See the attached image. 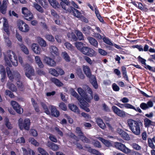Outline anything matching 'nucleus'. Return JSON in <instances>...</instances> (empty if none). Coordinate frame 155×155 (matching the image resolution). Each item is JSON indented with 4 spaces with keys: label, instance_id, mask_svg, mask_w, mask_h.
<instances>
[{
    "label": "nucleus",
    "instance_id": "1",
    "mask_svg": "<svg viewBox=\"0 0 155 155\" xmlns=\"http://www.w3.org/2000/svg\"><path fill=\"white\" fill-rule=\"evenodd\" d=\"M6 72L8 78L11 81L14 82V80L16 82L17 86L18 89L21 91L24 90V86L21 81H20L21 76L19 73L14 72L13 74H12L9 67H7L6 68Z\"/></svg>",
    "mask_w": 155,
    "mask_h": 155
},
{
    "label": "nucleus",
    "instance_id": "2",
    "mask_svg": "<svg viewBox=\"0 0 155 155\" xmlns=\"http://www.w3.org/2000/svg\"><path fill=\"white\" fill-rule=\"evenodd\" d=\"M4 59L6 65L9 67H11L12 64L15 66H16L18 65V62L16 55L15 53L12 51L8 50L7 54L4 56Z\"/></svg>",
    "mask_w": 155,
    "mask_h": 155
},
{
    "label": "nucleus",
    "instance_id": "3",
    "mask_svg": "<svg viewBox=\"0 0 155 155\" xmlns=\"http://www.w3.org/2000/svg\"><path fill=\"white\" fill-rule=\"evenodd\" d=\"M72 95L75 97L79 101L80 106L81 108L86 111L87 112H89L90 110L88 108L89 106V104L83 98L80 97L77 92L74 91L72 92Z\"/></svg>",
    "mask_w": 155,
    "mask_h": 155
},
{
    "label": "nucleus",
    "instance_id": "4",
    "mask_svg": "<svg viewBox=\"0 0 155 155\" xmlns=\"http://www.w3.org/2000/svg\"><path fill=\"white\" fill-rule=\"evenodd\" d=\"M18 125L21 130L25 129L29 130L30 129L31 125L30 120L29 118H26L23 120L20 118L18 120Z\"/></svg>",
    "mask_w": 155,
    "mask_h": 155
},
{
    "label": "nucleus",
    "instance_id": "5",
    "mask_svg": "<svg viewBox=\"0 0 155 155\" xmlns=\"http://www.w3.org/2000/svg\"><path fill=\"white\" fill-rule=\"evenodd\" d=\"M17 25L19 30L23 32H27L30 30L29 26L21 20H18L17 21Z\"/></svg>",
    "mask_w": 155,
    "mask_h": 155
},
{
    "label": "nucleus",
    "instance_id": "6",
    "mask_svg": "<svg viewBox=\"0 0 155 155\" xmlns=\"http://www.w3.org/2000/svg\"><path fill=\"white\" fill-rule=\"evenodd\" d=\"M80 51L84 54L90 57L95 56L96 54L93 49L88 47L84 46Z\"/></svg>",
    "mask_w": 155,
    "mask_h": 155
},
{
    "label": "nucleus",
    "instance_id": "7",
    "mask_svg": "<svg viewBox=\"0 0 155 155\" xmlns=\"http://www.w3.org/2000/svg\"><path fill=\"white\" fill-rule=\"evenodd\" d=\"M22 13L24 15L25 19L27 20L30 21L33 19V14L27 8L23 7L22 8Z\"/></svg>",
    "mask_w": 155,
    "mask_h": 155
},
{
    "label": "nucleus",
    "instance_id": "8",
    "mask_svg": "<svg viewBox=\"0 0 155 155\" xmlns=\"http://www.w3.org/2000/svg\"><path fill=\"white\" fill-rule=\"evenodd\" d=\"M114 145L117 149L124 153H128L130 151L129 149L124 144L121 143L115 142L114 143Z\"/></svg>",
    "mask_w": 155,
    "mask_h": 155
},
{
    "label": "nucleus",
    "instance_id": "9",
    "mask_svg": "<svg viewBox=\"0 0 155 155\" xmlns=\"http://www.w3.org/2000/svg\"><path fill=\"white\" fill-rule=\"evenodd\" d=\"M111 110L113 112L118 116L121 117H124L126 116L125 112L120 110L115 106H113L111 107Z\"/></svg>",
    "mask_w": 155,
    "mask_h": 155
},
{
    "label": "nucleus",
    "instance_id": "10",
    "mask_svg": "<svg viewBox=\"0 0 155 155\" xmlns=\"http://www.w3.org/2000/svg\"><path fill=\"white\" fill-rule=\"evenodd\" d=\"M11 104L14 110L18 114H21L23 111V108L16 101H12Z\"/></svg>",
    "mask_w": 155,
    "mask_h": 155
},
{
    "label": "nucleus",
    "instance_id": "11",
    "mask_svg": "<svg viewBox=\"0 0 155 155\" xmlns=\"http://www.w3.org/2000/svg\"><path fill=\"white\" fill-rule=\"evenodd\" d=\"M25 70L26 71L25 74L27 77L30 78L34 74L35 71L33 67L29 65H26L25 68Z\"/></svg>",
    "mask_w": 155,
    "mask_h": 155
},
{
    "label": "nucleus",
    "instance_id": "12",
    "mask_svg": "<svg viewBox=\"0 0 155 155\" xmlns=\"http://www.w3.org/2000/svg\"><path fill=\"white\" fill-rule=\"evenodd\" d=\"M127 123L131 130L136 135V131L134 129V127L136 128V126L135 125L136 124V121L132 119H128L127 120Z\"/></svg>",
    "mask_w": 155,
    "mask_h": 155
},
{
    "label": "nucleus",
    "instance_id": "13",
    "mask_svg": "<svg viewBox=\"0 0 155 155\" xmlns=\"http://www.w3.org/2000/svg\"><path fill=\"white\" fill-rule=\"evenodd\" d=\"M91 31L94 32V30L88 25H86L82 28V31L86 36H88L90 35Z\"/></svg>",
    "mask_w": 155,
    "mask_h": 155
},
{
    "label": "nucleus",
    "instance_id": "14",
    "mask_svg": "<svg viewBox=\"0 0 155 155\" xmlns=\"http://www.w3.org/2000/svg\"><path fill=\"white\" fill-rule=\"evenodd\" d=\"M44 60L46 64L51 66H54L56 65V63L55 61L49 57L45 56Z\"/></svg>",
    "mask_w": 155,
    "mask_h": 155
},
{
    "label": "nucleus",
    "instance_id": "15",
    "mask_svg": "<svg viewBox=\"0 0 155 155\" xmlns=\"http://www.w3.org/2000/svg\"><path fill=\"white\" fill-rule=\"evenodd\" d=\"M93 6H94V8L95 10V14L97 18L100 22L104 23V21L101 15H100L99 11L95 3L93 4Z\"/></svg>",
    "mask_w": 155,
    "mask_h": 155
},
{
    "label": "nucleus",
    "instance_id": "16",
    "mask_svg": "<svg viewBox=\"0 0 155 155\" xmlns=\"http://www.w3.org/2000/svg\"><path fill=\"white\" fill-rule=\"evenodd\" d=\"M6 0H3L2 4L0 1V12L3 14H5L6 13L7 8Z\"/></svg>",
    "mask_w": 155,
    "mask_h": 155
},
{
    "label": "nucleus",
    "instance_id": "17",
    "mask_svg": "<svg viewBox=\"0 0 155 155\" xmlns=\"http://www.w3.org/2000/svg\"><path fill=\"white\" fill-rule=\"evenodd\" d=\"M51 115L55 117H58L60 115L59 111L57 109L56 107L53 106H51L50 108Z\"/></svg>",
    "mask_w": 155,
    "mask_h": 155
},
{
    "label": "nucleus",
    "instance_id": "18",
    "mask_svg": "<svg viewBox=\"0 0 155 155\" xmlns=\"http://www.w3.org/2000/svg\"><path fill=\"white\" fill-rule=\"evenodd\" d=\"M153 104L152 101H149L147 104L143 103L140 105V107L143 110H146L150 107H152L153 106Z\"/></svg>",
    "mask_w": 155,
    "mask_h": 155
},
{
    "label": "nucleus",
    "instance_id": "19",
    "mask_svg": "<svg viewBox=\"0 0 155 155\" xmlns=\"http://www.w3.org/2000/svg\"><path fill=\"white\" fill-rule=\"evenodd\" d=\"M87 39L91 45L96 48L98 47V43L95 39L91 37H88Z\"/></svg>",
    "mask_w": 155,
    "mask_h": 155
},
{
    "label": "nucleus",
    "instance_id": "20",
    "mask_svg": "<svg viewBox=\"0 0 155 155\" xmlns=\"http://www.w3.org/2000/svg\"><path fill=\"white\" fill-rule=\"evenodd\" d=\"M96 122L98 125L101 129H104L106 126L103 120L100 117L96 118Z\"/></svg>",
    "mask_w": 155,
    "mask_h": 155
},
{
    "label": "nucleus",
    "instance_id": "21",
    "mask_svg": "<svg viewBox=\"0 0 155 155\" xmlns=\"http://www.w3.org/2000/svg\"><path fill=\"white\" fill-rule=\"evenodd\" d=\"M31 48L34 52L37 54H39L41 51L40 47L36 43H33L31 46Z\"/></svg>",
    "mask_w": 155,
    "mask_h": 155
},
{
    "label": "nucleus",
    "instance_id": "22",
    "mask_svg": "<svg viewBox=\"0 0 155 155\" xmlns=\"http://www.w3.org/2000/svg\"><path fill=\"white\" fill-rule=\"evenodd\" d=\"M118 130L119 134L124 139L126 140H129L130 139L129 135L126 132L121 129Z\"/></svg>",
    "mask_w": 155,
    "mask_h": 155
},
{
    "label": "nucleus",
    "instance_id": "23",
    "mask_svg": "<svg viewBox=\"0 0 155 155\" xmlns=\"http://www.w3.org/2000/svg\"><path fill=\"white\" fill-rule=\"evenodd\" d=\"M68 107L70 110L76 113L79 114L80 113V110L78 107L73 104H69Z\"/></svg>",
    "mask_w": 155,
    "mask_h": 155
},
{
    "label": "nucleus",
    "instance_id": "24",
    "mask_svg": "<svg viewBox=\"0 0 155 155\" xmlns=\"http://www.w3.org/2000/svg\"><path fill=\"white\" fill-rule=\"evenodd\" d=\"M47 145L53 151H57L59 149L58 145L50 141H48Z\"/></svg>",
    "mask_w": 155,
    "mask_h": 155
},
{
    "label": "nucleus",
    "instance_id": "25",
    "mask_svg": "<svg viewBox=\"0 0 155 155\" xmlns=\"http://www.w3.org/2000/svg\"><path fill=\"white\" fill-rule=\"evenodd\" d=\"M70 11L72 12L73 15L77 18H79L80 17L81 13L77 9L75 8L72 7H70Z\"/></svg>",
    "mask_w": 155,
    "mask_h": 155
},
{
    "label": "nucleus",
    "instance_id": "26",
    "mask_svg": "<svg viewBox=\"0 0 155 155\" xmlns=\"http://www.w3.org/2000/svg\"><path fill=\"white\" fill-rule=\"evenodd\" d=\"M51 5L55 9L59 8L60 5L56 0H48Z\"/></svg>",
    "mask_w": 155,
    "mask_h": 155
},
{
    "label": "nucleus",
    "instance_id": "27",
    "mask_svg": "<svg viewBox=\"0 0 155 155\" xmlns=\"http://www.w3.org/2000/svg\"><path fill=\"white\" fill-rule=\"evenodd\" d=\"M0 73L1 75V81L3 82L6 77V72L5 68L2 66L0 68Z\"/></svg>",
    "mask_w": 155,
    "mask_h": 155
},
{
    "label": "nucleus",
    "instance_id": "28",
    "mask_svg": "<svg viewBox=\"0 0 155 155\" xmlns=\"http://www.w3.org/2000/svg\"><path fill=\"white\" fill-rule=\"evenodd\" d=\"M50 48L51 54L52 55L54 56L58 54V49L56 47L51 46Z\"/></svg>",
    "mask_w": 155,
    "mask_h": 155
},
{
    "label": "nucleus",
    "instance_id": "29",
    "mask_svg": "<svg viewBox=\"0 0 155 155\" xmlns=\"http://www.w3.org/2000/svg\"><path fill=\"white\" fill-rule=\"evenodd\" d=\"M51 80L52 82L54 83L58 87L62 86L63 85V83L59 80L55 78H51Z\"/></svg>",
    "mask_w": 155,
    "mask_h": 155
},
{
    "label": "nucleus",
    "instance_id": "30",
    "mask_svg": "<svg viewBox=\"0 0 155 155\" xmlns=\"http://www.w3.org/2000/svg\"><path fill=\"white\" fill-rule=\"evenodd\" d=\"M83 71L87 77L90 78L91 76V70L89 67L84 66L83 67Z\"/></svg>",
    "mask_w": 155,
    "mask_h": 155
},
{
    "label": "nucleus",
    "instance_id": "31",
    "mask_svg": "<svg viewBox=\"0 0 155 155\" xmlns=\"http://www.w3.org/2000/svg\"><path fill=\"white\" fill-rule=\"evenodd\" d=\"M76 73L80 79H83L85 77L81 68H77L76 69Z\"/></svg>",
    "mask_w": 155,
    "mask_h": 155
},
{
    "label": "nucleus",
    "instance_id": "32",
    "mask_svg": "<svg viewBox=\"0 0 155 155\" xmlns=\"http://www.w3.org/2000/svg\"><path fill=\"white\" fill-rule=\"evenodd\" d=\"M60 5L61 6L63 9L65 11H67L66 6V5L68 6H70V2L69 1V0H65L64 1L60 2Z\"/></svg>",
    "mask_w": 155,
    "mask_h": 155
},
{
    "label": "nucleus",
    "instance_id": "33",
    "mask_svg": "<svg viewBox=\"0 0 155 155\" xmlns=\"http://www.w3.org/2000/svg\"><path fill=\"white\" fill-rule=\"evenodd\" d=\"M121 71L123 78L126 80L128 81V78L127 74L126 68L124 66L121 67Z\"/></svg>",
    "mask_w": 155,
    "mask_h": 155
},
{
    "label": "nucleus",
    "instance_id": "34",
    "mask_svg": "<svg viewBox=\"0 0 155 155\" xmlns=\"http://www.w3.org/2000/svg\"><path fill=\"white\" fill-rule=\"evenodd\" d=\"M7 85L8 88L12 91L16 92L17 91V89L16 86L10 82H8L7 83Z\"/></svg>",
    "mask_w": 155,
    "mask_h": 155
},
{
    "label": "nucleus",
    "instance_id": "35",
    "mask_svg": "<svg viewBox=\"0 0 155 155\" xmlns=\"http://www.w3.org/2000/svg\"><path fill=\"white\" fill-rule=\"evenodd\" d=\"M103 42L107 45H113V43L112 41L108 37L104 36L103 38Z\"/></svg>",
    "mask_w": 155,
    "mask_h": 155
},
{
    "label": "nucleus",
    "instance_id": "36",
    "mask_svg": "<svg viewBox=\"0 0 155 155\" xmlns=\"http://www.w3.org/2000/svg\"><path fill=\"white\" fill-rule=\"evenodd\" d=\"M82 98L86 100L87 102L90 103L91 102V100L93 98V96L91 95H88L86 92L85 94L84 95Z\"/></svg>",
    "mask_w": 155,
    "mask_h": 155
},
{
    "label": "nucleus",
    "instance_id": "37",
    "mask_svg": "<svg viewBox=\"0 0 155 155\" xmlns=\"http://www.w3.org/2000/svg\"><path fill=\"white\" fill-rule=\"evenodd\" d=\"M20 47L22 51L25 54H29L28 50L27 47L23 44L20 45Z\"/></svg>",
    "mask_w": 155,
    "mask_h": 155
},
{
    "label": "nucleus",
    "instance_id": "38",
    "mask_svg": "<svg viewBox=\"0 0 155 155\" xmlns=\"http://www.w3.org/2000/svg\"><path fill=\"white\" fill-rule=\"evenodd\" d=\"M137 124V126H136V135H139L140 133V127L142 126L143 124L140 121H137L136 122V124Z\"/></svg>",
    "mask_w": 155,
    "mask_h": 155
},
{
    "label": "nucleus",
    "instance_id": "39",
    "mask_svg": "<svg viewBox=\"0 0 155 155\" xmlns=\"http://www.w3.org/2000/svg\"><path fill=\"white\" fill-rule=\"evenodd\" d=\"M41 105L44 110L45 112L47 114H50V113L46 104L45 103L41 102Z\"/></svg>",
    "mask_w": 155,
    "mask_h": 155
},
{
    "label": "nucleus",
    "instance_id": "40",
    "mask_svg": "<svg viewBox=\"0 0 155 155\" xmlns=\"http://www.w3.org/2000/svg\"><path fill=\"white\" fill-rule=\"evenodd\" d=\"M38 44L41 46L45 47L47 45L46 41L41 38H39L38 39Z\"/></svg>",
    "mask_w": 155,
    "mask_h": 155
},
{
    "label": "nucleus",
    "instance_id": "41",
    "mask_svg": "<svg viewBox=\"0 0 155 155\" xmlns=\"http://www.w3.org/2000/svg\"><path fill=\"white\" fill-rule=\"evenodd\" d=\"M34 8L38 12L42 13L44 12V10L37 3L35 2L33 4Z\"/></svg>",
    "mask_w": 155,
    "mask_h": 155
},
{
    "label": "nucleus",
    "instance_id": "42",
    "mask_svg": "<svg viewBox=\"0 0 155 155\" xmlns=\"http://www.w3.org/2000/svg\"><path fill=\"white\" fill-rule=\"evenodd\" d=\"M75 45L77 49L80 51L82 49V48L84 47L83 46V43L81 42H76L75 43Z\"/></svg>",
    "mask_w": 155,
    "mask_h": 155
},
{
    "label": "nucleus",
    "instance_id": "43",
    "mask_svg": "<svg viewBox=\"0 0 155 155\" xmlns=\"http://www.w3.org/2000/svg\"><path fill=\"white\" fill-rule=\"evenodd\" d=\"M78 40H83L84 39V36L82 33L79 31H77L76 33Z\"/></svg>",
    "mask_w": 155,
    "mask_h": 155
},
{
    "label": "nucleus",
    "instance_id": "44",
    "mask_svg": "<svg viewBox=\"0 0 155 155\" xmlns=\"http://www.w3.org/2000/svg\"><path fill=\"white\" fill-rule=\"evenodd\" d=\"M88 152L90 153H91L95 154L96 155H101V153L97 150L96 149L91 148L90 149H89Z\"/></svg>",
    "mask_w": 155,
    "mask_h": 155
},
{
    "label": "nucleus",
    "instance_id": "45",
    "mask_svg": "<svg viewBox=\"0 0 155 155\" xmlns=\"http://www.w3.org/2000/svg\"><path fill=\"white\" fill-rule=\"evenodd\" d=\"M29 141L31 143L35 146H38L39 145V143L37 142V140L33 137H30L29 139Z\"/></svg>",
    "mask_w": 155,
    "mask_h": 155
},
{
    "label": "nucleus",
    "instance_id": "46",
    "mask_svg": "<svg viewBox=\"0 0 155 155\" xmlns=\"http://www.w3.org/2000/svg\"><path fill=\"white\" fill-rule=\"evenodd\" d=\"M56 69L54 68H50L49 70V73L52 75L55 76H58V73L57 72Z\"/></svg>",
    "mask_w": 155,
    "mask_h": 155
},
{
    "label": "nucleus",
    "instance_id": "47",
    "mask_svg": "<svg viewBox=\"0 0 155 155\" xmlns=\"http://www.w3.org/2000/svg\"><path fill=\"white\" fill-rule=\"evenodd\" d=\"M45 37L46 39L50 41L53 42L54 41V38L52 35L49 34H46Z\"/></svg>",
    "mask_w": 155,
    "mask_h": 155
},
{
    "label": "nucleus",
    "instance_id": "48",
    "mask_svg": "<svg viewBox=\"0 0 155 155\" xmlns=\"http://www.w3.org/2000/svg\"><path fill=\"white\" fill-rule=\"evenodd\" d=\"M38 150L39 153L42 155H49L48 153L43 148L39 147Z\"/></svg>",
    "mask_w": 155,
    "mask_h": 155
},
{
    "label": "nucleus",
    "instance_id": "49",
    "mask_svg": "<svg viewBox=\"0 0 155 155\" xmlns=\"http://www.w3.org/2000/svg\"><path fill=\"white\" fill-rule=\"evenodd\" d=\"M5 125L8 129H12V128L11 124L9 122V120L8 118H6L5 120Z\"/></svg>",
    "mask_w": 155,
    "mask_h": 155
},
{
    "label": "nucleus",
    "instance_id": "50",
    "mask_svg": "<svg viewBox=\"0 0 155 155\" xmlns=\"http://www.w3.org/2000/svg\"><path fill=\"white\" fill-rule=\"evenodd\" d=\"M102 142L107 147H110L112 146L111 143L108 140H105L104 139H102Z\"/></svg>",
    "mask_w": 155,
    "mask_h": 155
},
{
    "label": "nucleus",
    "instance_id": "51",
    "mask_svg": "<svg viewBox=\"0 0 155 155\" xmlns=\"http://www.w3.org/2000/svg\"><path fill=\"white\" fill-rule=\"evenodd\" d=\"M77 91L79 94L81 95V97L82 98L83 97L85 94L86 92L81 88L79 87L77 89Z\"/></svg>",
    "mask_w": 155,
    "mask_h": 155
},
{
    "label": "nucleus",
    "instance_id": "52",
    "mask_svg": "<svg viewBox=\"0 0 155 155\" xmlns=\"http://www.w3.org/2000/svg\"><path fill=\"white\" fill-rule=\"evenodd\" d=\"M81 115L82 116L85 118V120L87 121H88L91 118L90 115L87 114L84 112H82L81 113Z\"/></svg>",
    "mask_w": 155,
    "mask_h": 155
},
{
    "label": "nucleus",
    "instance_id": "53",
    "mask_svg": "<svg viewBox=\"0 0 155 155\" xmlns=\"http://www.w3.org/2000/svg\"><path fill=\"white\" fill-rule=\"evenodd\" d=\"M148 143L149 146L152 149H155V146L153 143L152 140L150 138L148 139Z\"/></svg>",
    "mask_w": 155,
    "mask_h": 155
},
{
    "label": "nucleus",
    "instance_id": "54",
    "mask_svg": "<svg viewBox=\"0 0 155 155\" xmlns=\"http://www.w3.org/2000/svg\"><path fill=\"white\" fill-rule=\"evenodd\" d=\"M64 45L66 47L71 51L73 50V46L70 43L67 42L64 43Z\"/></svg>",
    "mask_w": 155,
    "mask_h": 155
},
{
    "label": "nucleus",
    "instance_id": "55",
    "mask_svg": "<svg viewBox=\"0 0 155 155\" xmlns=\"http://www.w3.org/2000/svg\"><path fill=\"white\" fill-rule=\"evenodd\" d=\"M100 33H93L94 36L96 38L99 40L103 39V37L100 34Z\"/></svg>",
    "mask_w": 155,
    "mask_h": 155
},
{
    "label": "nucleus",
    "instance_id": "56",
    "mask_svg": "<svg viewBox=\"0 0 155 155\" xmlns=\"http://www.w3.org/2000/svg\"><path fill=\"white\" fill-rule=\"evenodd\" d=\"M59 106L61 109L63 110L66 111L67 109V107L65 104L63 102L60 103Z\"/></svg>",
    "mask_w": 155,
    "mask_h": 155
},
{
    "label": "nucleus",
    "instance_id": "57",
    "mask_svg": "<svg viewBox=\"0 0 155 155\" xmlns=\"http://www.w3.org/2000/svg\"><path fill=\"white\" fill-rule=\"evenodd\" d=\"M144 124L145 127H147L149 126L151 124L152 121L147 118H146L144 120Z\"/></svg>",
    "mask_w": 155,
    "mask_h": 155
},
{
    "label": "nucleus",
    "instance_id": "58",
    "mask_svg": "<svg viewBox=\"0 0 155 155\" xmlns=\"http://www.w3.org/2000/svg\"><path fill=\"white\" fill-rule=\"evenodd\" d=\"M63 55L64 59L66 61L68 62H69L70 61V58L67 52H64Z\"/></svg>",
    "mask_w": 155,
    "mask_h": 155
},
{
    "label": "nucleus",
    "instance_id": "59",
    "mask_svg": "<svg viewBox=\"0 0 155 155\" xmlns=\"http://www.w3.org/2000/svg\"><path fill=\"white\" fill-rule=\"evenodd\" d=\"M124 107L127 109H132L136 110V108L130 104L126 103L124 104Z\"/></svg>",
    "mask_w": 155,
    "mask_h": 155
},
{
    "label": "nucleus",
    "instance_id": "60",
    "mask_svg": "<svg viewBox=\"0 0 155 155\" xmlns=\"http://www.w3.org/2000/svg\"><path fill=\"white\" fill-rule=\"evenodd\" d=\"M50 140L52 141L54 143L57 142V138L54 135L51 134L49 137Z\"/></svg>",
    "mask_w": 155,
    "mask_h": 155
},
{
    "label": "nucleus",
    "instance_id": "61",
    "mask_svg": "<svg viewBox=\"0 0 155 155\" xmlns=\"http://www.w3.org/2000/svg\"><path fill=\"white\" fill-rule=\"evenodd\" d=\"M16 143H25V140L23 137H21L18 138V139L16 140Z\"/></svg>",
    "mask_w": 155,
    "mask_h": 155
},
{
    "label": "nucleus",
    "instance_id": "62",
    "mask_svg": "<svg viewBox=\"0 0 155 155\" xmlns=\"http://www.w3.org/2000/svg\"><path fill=\"white\" fill-rule=\"evenodd\" d=\"M93 145L94 147L98 148H101V147L100 142L97 140L94 141L93 143Z\"/></svg>",
    "mask_w": 155,
    "mask_h": 155
},
{
    "label": "nucleus",
    "instance_id": "63",
    "mask_svg": "<svg viewBox=\"0 0 155 155\" xmlns=\"http://www.w3.org/2000/svg\"><path fill=\"white\" fill-rule=\"evenodd\" d=\"M112 87L113 90L115 91H118L120 90L119 87L115 83L113 84Z\"/></svg>",
    "mask_w": 155,
    "mask_h": 155
},
{
    "label": "nucleus",
    "instance_id": "64",
    "mask_svg": "<svg viewBox=\"0 0 155 155\" xmlns=\"http://www.w3.org/2000/svg\"><path fill=\"white\" fill-rule=\"evenodd\" d=\"M57 72L58 73V75H63L64 74V71L60 68H56Z\"/></svg>",
    "mask_w": 155,
    "mask_h": 155
}]
</instances>
